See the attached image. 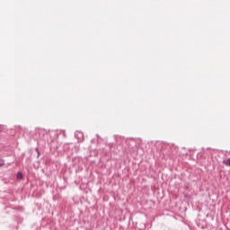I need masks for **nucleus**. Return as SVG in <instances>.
<instances>
[{
  "mask_svg": "<svg viewBox=\"0 0 230 230\" xmlns=\"http://www.w3.org/2000/svg\"><path fill=\"white\" fill-rule=\"evenodd\" d=\"M16 179L18 181H22V179H24V174H22V172H18L16 175Z\"/></svg>",
  "mask_w": 230,
  "mask_h": 230,
  "instance_id": "nucleus-1",
  "label": "nucleus"
},
{
  "mask_svg": "<svg viewBox=\"0 0 230 230\" xmlns=\"http://www.w3.org/2000/svg\"><path fill=\"white\" fill-rule=\"evenodd\" d=\"M223 164H225L226 166H230V158L224 160Z\"/></svg>",
  "mask_w": 230,
  "mask_h": 230,
  "instance_id": "nucleus-2",
  "label": "nucleus"
}]
</instances>
